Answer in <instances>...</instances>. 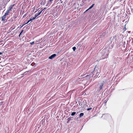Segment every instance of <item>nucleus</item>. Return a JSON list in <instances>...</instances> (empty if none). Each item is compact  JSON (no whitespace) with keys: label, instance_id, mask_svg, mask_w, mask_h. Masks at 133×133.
<instances>
[{"label":"nucleus","instance_id":"nucleus-2","mask_svg":"<svg viewBox=\"0 0 133 133\" xmlns=\"http://www.w3.org/2000/svg\"><path fill=\"white\" fill-rule=\"evenodd\" d=\"M103 84V83H102L99 84L98 85V86L99 87V90L102 89Z\"/></svg>","mask_w":133,"mask_h":133},{"label":"nucleus","instance_id":"nucleus-6","mask_svg":"<svg viewBox=\"0 0 133 133\" xmlns=\"http://www.w3.org/2000/svg\"><path fill=\"white\" fill-rule=\"evenodd\" d=\"M14 6V5H11L9 7V9L8 10L9 11L12 9Z\"/></svg>","mask_w":133,"mask_h":133},{"label":"nucleus","instance_id":"nucleus-3","mask_svg":"<svg viewBox=\"0 0 133 133\" xmlns=\"http://www.w3.org/2000/svg\"><path fill=\"white\" fill-rule=\"evenodd\" d=\"M56 56V54H54L51 55L50 57H49V58L50 59H52L54 58Z\"/></svg>","mask_w":133,"mask_h":133},{"label":"nucleus","instance_id":"nucleus-9","mask_svg":"<svg viewBox=\"0 0 133 133\" xmlns=\"http://www.w3.org/2000/svg\"><path fill=\"white\" fill-rule=\"evenodd\" d=\"M84 115V114L83 113H81L79 114V117H81L83 116Z\"/></svg>","mask_w":133,"mask_h":133},{"label":"nucleus","instance_id":"nucleus-13","mask_svg":"<svg viewBox=\"0 0 133 133\" xmlns=\"http://www.w3.org/2000/svg\"><path fill=\"white\" fill-rule=\"evenodd\" d=\"M72 49L74 51H75L76 49V47H74L72 48Z\"/></svg>","mask_w":133,"mask_h":133},{"label":"nucleus","instance_id":"nucleus-16","mask_svg":"<svg viewBox=\"0 0 133 133\" xmlns=\"http://www.w3.org/2000/svg\"><path fill=\"white\" fill-rule=\"evenodd\" d=\"M36 18L35 17H33V18H31V19H32V20H34Z\"/></svg>","mask_w":133,"mask_h":133},{"label":"nucleus","instance_id":"nucleus-23","mask_svg":"<svg viewBox=\"0 0 133 133\" xmlns=\"http://www.w3.org/2000/svg\"><path fill=\"white\" fill-rule=\"evenodd\" d=\"M49 4V3L48 2L47 3V5H48Z\"/></svg>","mask_w":133,"mask_h":133},{"label":"nucleus","instance_id":"nucleus-21","mask_svg":"<svg viewBox=\"0 0 133 133\" xmlns=\"http://www.w3.org/2000/svg\"><path fill=\"white\" fill-rule=\"evenodd\" d=\"M109 115L108 114H104L103 116H104V115Z\"/></svg>","mask_w":133,"mask_h":133},{"label":"nucleus","instance_id":"nucleus-4","mask_svg":"<svg viewBox=\"0 0 133 133\" xmlns=\"http://www.w3.org/2000/svg\"><path fill=\"white\" fill-rule=\"evenodd\" d=\"M91 75L90 74L89 75H87L85 77H87V79H89L90 78Z\"/></svg>","mask_w":133,"mask_h":133},{"label":"nucleus","instance_id":"nucleus-18","mask_svg":"<svg viewBox=\"0 0 133 133\" xmlns=\"http://www.w3.org/2000/svg\"><path fill=\"white\" fill-rule=\"evenodd\" d=\"M3 103V102H0V105H1Z\"/></svg>","mask_w":133,"mask_h":133},{"label":"nucleus","instance_id":"nucleus-8","mask_svg":"<svg viewBox=\"0 0 133 133\" xmlns=\"http://www.w3.org/2000/svg\"><path fill=\"white\" fill-rule=\"evenodd\" d=\"M94 4H93L89 8V9H88L86 11H87L89 9H91L94 6Z\"/></svg>","mask_w":133,"mask_h":133},{"label":"nucleus","instance_id":"nucleus-5","mask_svg":"<svg viewBox=\"0 0 133 133\" xmlns=\"http://www.w3.org/2000/svg\"><path fill=\"white\" fill-rule=\"evenodd\" d=\"M6 16L5 15H4V16H3L2 17V21H5V18H6Z\"/></svg>","mask_w":133,"mask_h":133},{"label":"nucleus","instance_id":"nucleus-26","mask_svg":"<svg viewBox=\"0 0 133 133\" xmlns=\"http://www.w3.org/2000/svg\"><path fill=\"white\" fill-rule=\"evenodd\" d=\"M20 36V34L19 35V36Z\"/></svg>","mask_w":133,"mask_h":133},{"label":"nucleus","instance_id":"nucleus-12","mask_svg":"<svg viewBox=\"0 0 133 133\" xmlns=\"http://www.w3.org/2000/svg\"><path fill=\"white\" fill-rule=\"evenodd\" d=\"M43 10L41 11H40L39 12L38 14H37V15H38V16L41 13L42 11Z\"/></svg>","mask_w":133,"mask_h":133},{"label":"nucleus","instance_id":"nucleus-22","mask_svg":"<svg viewBox=\"0 0 133 133\" xmlns=\"http://www.w3.org/2000/svg\"><path fill=\"white\" fill-rule=\"evenodd\" d=\"M2 54V52H0V55H1Z\"/></svg>","mask_w":133,"mask_h":133},{"label":"nucleus","instance_id":"nucleus-14","mask_svg":"<svg viewBox=\"0 0 133 133\" xmlns=\"http://www.w3.org/2000/svg\"><path fill=\"white\" fill-rule=\"evenodd\" d=\"M31 45H32L34 43V42H32L30 43Z\"/></svg>","mask_w":133,"mask_h":133},{"label":"nucleus","instance_id":"nucleus-7","mask_svg":"<svg viewBox=\"0 0 133 133\" xmlns=\"http://www.w3.org/2000/svg\"><path fill=\"white\" fill-rule=\"evenodd\" d=\"M9 11L8 10H7L5 14L4 15H5V16H6L8 15V14L9 12Z\"/></svg>","mask_w":133,"mask_h":133},{"label":"nucleus","instance_id":"nucleus-15","mask_svg":"<svg viewBox=\"0 0 133 133\" xmlns=\"http://www.w3.org/2000/svg\"><path fill=\"white\" fill-rule=\"evenodd\" d=\"M92 109V108H88L87 109V110L88 111L90 110H91Z\"/></svg>","mask_w":133,"mask_h":133},{"label":"nucleus","instance_id":"nucleus-24","mask_svg":"<svg viewBox=\"0 0 133 133\" xmlns=\"http://www.w3.org/2000/svg\"><path fill=\"white\" fill-rule=\"evenodd\" d=\"M24 25V24H23V25L22 26H21V27H22Z\"/></svg>","mask_w":133,"mask_h":133},{"label":"nucleus","instance_id":"nucleus-17","mask_svg":"<svg viewBox=\"0 0 133 133\" xmlns=\"http://www.w3.org/2000/svg\"><path fill=\"white\" fill-rule=\"evenodd\" d=\"M38 16V15H37V14H36L35 15V17L36 18Z\"/></svg>","mask_w":133,"mask_h":133},{"label":"nucleus","instance_id":"nucleus-19","mask_svg":"<svg viewBox=\"0 0 133 133\" xmlns=\"http://www.w3.org/2000/svg\"><path fill=\"white\" fill-rule=\"evenodd\" d=\"M23 31V30H22V31L20 33V35H21V34L22 33V32Z\"/></svg>","mask_w":133,"mask_h":133},{"label":"nucleus","instance_id":"nucleus-25","mask_svg":"<svg viewBox=\"0 0 133 133\" xmlns=\"http://www.w3.org/2000/svg\"><path fill=\"white\" fill-rule=\"evenodd\" d=\"M82 76H84V75H83V76L82 75Z\"/></svg>","mask_w":133,"mask_h":133},{"label":"nucleus","instance_id":"nucleus-11","mask_svg":"<svg viewBox=\"0 0 133 133\" xmlns=\"http://www.w3.org/2000/svg\"><path fill=\"white\" fill-rule=\"evenodd\" d=\"M32 21V19H31H31H30V20H29L28 21V22H27V23H26L25 24H28V23H29V22L30 21Z\"/></svg>","mask_w":133,"mask_h":133},{"label":"nucleus","instance_id":"nucleus-20","mask_svg":"<svg viewBox=\"0 0 133 133\" xmlns=\"http://www.w3.org/2000/svg\"><path fill=\"white\" fill-rule=\"evenodd\" d=\"M53 0H49V1L50 2H51L52 1H53Z\"/></svg>","mask_w":133,"mask_h":133},{"label":"nucleus","instance_id":"nucleus-10","mask_svg":"<svg viewBox=\"0 0 133 133\" xmlns=\"http://www.w3.org/2000/svg\"><path fill=\"white\" fill-rule=\"evenodd\" d=\"M76 114V112H73L71 114V115L72 116H74Z\"/></svg>","mask_w":133,"mask_h":133},{"label":"nucleus","instance_id":"nucleus-1","mask_svg":"<svg viewBox=\"0 0 133 133\" xmlns=\"http://www.w3.org/2000/svg\"><path fill=\"white\" fill-rule=\"evenodd\" d=\"M96 68V67H95L94 68V71L90 73V74L92 75L93 74V72H94V74H95V76H94L93 75L92 76V77L93 78L96 77H97L99 75V70L98 71L99 69L97 68L96 70L95 69Z\"/></svg>","mask_w":133,"mask_h":133}]
</instances>
